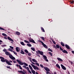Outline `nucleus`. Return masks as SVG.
Listing matches in <instances>:
<instances>
[{"label":"nucleus","instance_id":"nucleus-1","mask_svg":"<svg viewBox=\"0 0 74 74\" xmlns=\"http://www.w3.org/2000/svg\"><path fill=\"white\" fill-rule=\"evenodd\" d=\"M0 59H1V61H2V62H5L8 65H10V66L12 65V64L10 63L9 61H8L7 60H4V58L0 57Z\"/></svg>","mask_w":74,"mask_h":74},{"label":"nucleus","instance_id":"nucleus-2","mask_svg":"<svg viewBox=\"0 0 74 74\" xmlns=\"http://www.w3.org/2000/svg\"><path fill=\"white\" fill-rule=\"evenodd\" d=\"M5 54L6 55H8V56H9V58L12 59V60H15V58L12 55L10 54V53H9V52L6 51L5 52Z\"/></svg>","mask_w":74,"mask_h":74},{"label":"nucleus","instance_id":"nucleus-3","mask_svg":"<svg viewBox=\"0 0 74 74\" xmlns=\"http://www.w3.org/2000/svg\"><path fill=\"white\" fill-rule=\"evenodd\" d=\"M29 69L31 70V71H32V73L34 74H36V71H35L33 69V68H32V66L29 65Z\"/></svg>","mask_w":74,"mask_h":74},{"label":"nucleus","instance_id":"nucleus-4","mask_svg":"<svg viewBox=\"0 0 74 74\" xmlns=\"http://www.w3.org/2000/svg\"><path fill=\"white\" fill-rule=\"evenodd\" d=\"M31 65L32 66L33 68H34V70H39L38 67L36 66H35V65H34L33 64H31Z\"/></svg>","mask_w":74,"mask_h":74},{"label":"nucleus","instance_id":"nucleus-5","mask_svg":"<svg viewBox=\"0 0 74 74\" xmlns=\"http://www.w3.org/2000/svg\"><path fill=\"white\" fill-rule=\"evenodd\" d=\"M39 42L42 43V45L44 47L47 48V49H48V47H47V46L42 41L40 40Z\"/></svg>","mask_w":74,"mask_h":74},{"label":"nucleus","instance_id":"nucleus-6","mask_svg":"<svg viewBox=\"0 0 74 74\" xmlns=\"http://www.w3.org/2000/svg\"><path fill=\"white\" fill-rule=\"evenodd\" d=\"M43 57L44 58V59L45 60V61L46 62H48V60L47 59V56L45 55H43Z\"/></svg>","mask_w":74,"mask_h":74},{"label":"nucleus","instance_id":"nucleus-7","mask_svg":"<svg viewBox=\"0 0 74 74\" xmlns=\"http://www.w3.org/2000/svg\"><path fill=\"white\" fill-rule=\"evenodd\" d=\"M29 42H33V43H34V44H36V42L34 41V40H33V39H30L29 40Z\"/></svg>","mask_w":74,"mask_h":74},{"label":"nucleus","instance_id":"nucleus-8","mask_svg":"<svg viewBox=\"0 0 74 74\" xmlns=\"http://www.w3.org/2000/svg\"><path fill=\"white\" fill-rule=\"evenodd\" d=\"M61 66L62 68L63 69V70H66V67H65L62 64H61Z\"/></svg>","mask_w":74,"mask_h":74},{"label":"nucleus","instance_id":"nucleus-9","mask_svg":"<svg viewBox=\"0 0 74 74\" xmlns=\"http://www.w3.org/2000/svg\"><path fill=\"white\" fill-rule=\"evenodd\" d=\"M44 69L47 71H50V70H49V69L47 67H44Z\"/></svg>","mask_w":74,"mask_h":74},{"label":"nucleus","instance_id":"nucleus-10","mask_svg":"<svg viewBox=\"0 0 74 74\" xmlns=\"http://www.w3.org/2000/svg\"><path fill=\"white\" fill-rule=\"evenodd\" d=\"M38 52L40 53L41 55H43V54L44 53L42 51H40L39 50L38 51Z\"/></svg>","mask_w":74,"mask_h":74},{"label":"nucleus","instance_id":"nucleus-11","mask_svg":"<svg viewBox=\"0 0 74 74\" xmlns=\"http://www.w3.org/2000/svg\"><path fill=\"white\" fill-rule=\"evenodd\" d=\"M8 39L9 40H10V41H12V42H14V40H13L12 39H11V38L9 37H8Z\"/></svg>","mask_w":74,"mask_h":74},{"label":"nucleus","instance_id":"nucleus-12","mask_svg":"<svg viewBox=\"0 0 74 74\" xmlns=\"http://www.w3.org/2000/svg\"><path fill=\"white\" fill-rule=\"evenodd\" d=\"M16 49L17 52H19V51H20V49H19V47H16Z\"/></svg>","mask_w":74,"mask_h":74},{"label":"nucleus","instance_id":"nucleus-13","mask_svg":"<svg viewBox=\"0 0 74 74\" xmlns=\"http://www.w3.org/2000/svg\"><path fill=\"white\" fill-rule=\"evenodd\" d=\"M65 47L66 48H67V49H70L69 46V45H65Z\"/></svg>","mask_w":74,"mask_h":74},{"label":"nucleus","instance_id":"nucleus-14","mask_svg":"<svg viewBox=\"0 0 74 74\" xmlns=\"http://www.w3.org/2000/svg\"><path fill=\"white\" fill-rule=\"evenodd\" d=\"M57 59L58 60H59V61H60L61 62H63V60L61 58H57Z\"/></svg>","mask_w":74,"mask_h":74},{"label":"nucleus","instance_id":"nucleus-15","mask_svg":"<svg viewBox=\"0 0 74 74\" xmlns=\"http://www.w3.org/2000/svg\"><path fill=\"white\" fill-rule=\"evenodd\" d=\"M32 61H33V62H35V63L37 62V61L34 59H32Z\"/></svg>","mask_w":74,"mask_h":74},{"label":"nucleus","instance_id":"nucleus-16","mask_svg":"<svg viewBox=\"0 0 74 74\" xmlns=\"http://www.w3.org/2000/svg\"><path fill=\"white\" fill-rule=\"evenodd\" d=\"M20 32H16V34H17V35H18V36H19L20 35Z\"/></svg>","mask_w":74,"mask_h":74},{"label":"nucleus","instance_id":"nucleus-17","mask_svg":"<svg viewBox=\"0 0 74 74\" xmlns=\"http://www.w3.org/2000/svg\"><path fill=\"white\" fill-rule=\"evenodd\" d=\"M62 52L64 53H68V52L66 50H64L62 51Z\"/></svg>","mask_w":74,"mask_h":74},{"label":"nucleus","instance_id":"nucleus-18","mask_svg":"<svg viewBox=\"0 0 74 74\" xmlns=\"http://www.w3.org/2000/svg\"><path fill=\"white\" fill-rule=\"evenodd\" d=\"M21 53V54H25V52L23 51L22 50H21V52H20Z\"/></svg>","mask_w":74,"mask_h":74},{"label":"nucleus","instance_id":"nucleus-19","mask_svg":"<svg viewBox=\"0 0 74 74\" xmlns=\"http://www.w3.org/2000/svg\"><path fill=\"white\" fill-rule=\"evenodd\" d=\"M56 67H58V68H59V69H60V66H59V65L58 64H56Z\"/></svg>","mask_w":74,"mask_h":74},{"label":"nucleus","instance_id":"nucleus-20","mask_svg":"<svg viewBox=\"0 0 74 74\" xmlns=\"http://www.w3.org/2000/svg\"><path fill=\"white\" fill-rule=\"evenodd\" d=\"M19 64H20V65H23V63L22 62H19L18 63Z\"/></svg>","mask_w":74,"mask_h":74},{"label":"nucleus","instance_id":"nucleus-21","mask_svg":"<svg viewBox=\"0 0 74 74\" xmlns=\"http://www.w3.org/2000/svg\"><path fill=\"white\" fill-rule=\"evenodd\" d=\"M61 45H62L63 46V47H64V46H65L64 44V43H63V42H61Z\"/></svg>","mask_w":74,"mask_h":74},{"label":"nucleus","instance_id":"nucleus-22","mask_svg":"<svg viewBox=\"0 0 74 74\" xmlns=\"http://www.w3.org/2000/svg\"><path fill=\"white\" fill-rule=\"evenodd\" d=\"M2 35L3 36H5V37H7V35H6V34H5V33H2Z\"/></svg>","mask_w":74,"mask_h":74},{"label":"nucleus","instance_id":"nucleus-23","mask_svg":"<svg viewBox=\"0 0 74 74\" xmlns=\"http://www.w3.org/2000/svg\"><path fill=\"white\" fill-rule=\"evenodd\" d=\"M24 42H26V43H28V44H29V43H30V42H29L25 40H24Z\"/></svg>","mask_w":74,"mask_h":74},{"label":"nucleus","instance_id":"nucleus-24","mask_svg":"<svg viewBox=\"0 0 74 74\" xmlns=\"http://www.w3.org/2000/svg\"><path fill=\"white\" fill-rule=\"evenodd\" d=\"M60 47L59 46V45H56V48H59Z\"/></svg>","mask_w":74,"mask_h":74},{"label":"nucleus","instance_id":"nucleus-25","mask_svg":"<svg viewBox=\"0 0 74 74\" xmlns=\"http://www.w3.org/2000/svg\"><path fill=\"white\" fill-rule=\"evenodd\" d=\"M24 51L25 52H26V53H29V52L27 49H25L24 50Z\"/></svg>","mask_w":74,"mask_h":74},{"label":"nucleus","instance_id":"nucleus-26","mask_svg":"<svg viewBox=\"0 0 74 74\" xmlns=\"http://www.w3.org/2000/svg\"><path fill=\"white\" fill-rule=\"evenodd\" d=\"M21 45H25V44H24V43H23V42H21Z\"/></svg>","mask_w":74,"mask_h":74},{"label":"nucleus","instance_id":"nucleus-27","mask_svg":"<svg viewBox=\"0 0 74 74\" xmlns=\"http://www.w3.org/2000/svg\"><path fill=\"white\" fill-rule=\"evenodd\" d=\"M27 45L29 47H32V45L30 44H27Z\"/></svg>","mask_w":74,"mask_h":74},{"label":"nucleus","instance_id":"nucleus-28","mask_svg":"<svg viewBox=\"0 0 74 74\" xmlns=\"http://www.w3.org/2000/svg\"><path fill=\"white\" fill-rule=\"evenodd\" d=\"M31 49L32 51H35V49L33 47H31Z\"/></svg>","mask_w":74,"mask_h":74},{"label":"nucleus","instance_id":"nucleus-29","mask_svg":"<svg viewBox=\"0 0 74 74\" xmlns=\"http://www.w3.org/2000/svg\"><path fill=\"white\" fill-rule=\"evenodd\" d=\"M23 64H24L25 66H28V65L27 64H26V63H23Z\"/></svg>","mask_w":74,"mask_h":74},{"label":"nucleus","instance_id":"nucleus-30","mask_svg":"<svg viewBox=\"0 0 74 74\" xmlns=\"http://www.w3.org/2000/svg\"><path fill=\"white\" fill-rule=\"evenodd\" d=\"M41 29L43 31V32H45V31L44 30V29L42 27H41Z\"/></svg>","mask_w":74,"mask_h":74},{"label":"nucleus","instance_id":"nucleus-31","mask_svg":"<svg viewBox=\"0 0 74 74\" xmlns=\"http://www.w3.org/2000/svg\"><path fill=\"white\" fill-rule=\"evenodd\" d=\"M9 51H11V52H13V50H12V49H10V48H9L8 49Z\"/></svg>","mask_w":74,"mask_h":74},{"label":"nucleus","instance_id":"nucleus-32","mask_svg":"<svg viewBox=\"0 0 74 74\" xmlns=\"http://www.w3.org/2000/svg\"><path fill=\"white\" fill-rule=\"evenodd\" d=\"M35 64H36V65H37V66H40V65H39V64H38V63L37 62H36L35 63Z\"/></svg>","mask_w":74,"mask_h":74},{"label":"nucleus","instance_id":"nucleus-33","mask_svg":"<svg viewBox=\"0 0 74 74\" xmlns=\"http://www.w3.org/2000/svg\"><path fill=\"white\" fill-rule=\"evenodd\" d=\"M18 67H19L20 69H21V70H22V68H21V65H18Z\"/></svg>","mask_w":74,"mask_h":74},{"label":"nucleus","instance_id":"nucleus-34","mask_svg":"<svg viewBox=\"0 0 74 74\" xmlns=\"http://www.w3.org/2000/svg\"><path fill=\"white\" fill-rule=\"evenodd\" d=\"M13 52L15 55H17V53H16V52H15V51H13Z\"/></svg>","mask_w":74,"mask_h":74},{"label":"nucleus","instance_id":"nucleus-35","mask_svg":"<svg viewBox=\"0 0 74 74\" xmlns=\"http://www.w3.org/2000/svg\"><path fill=\"white\" fill-rule=\"evenodd\" d=\"M48 50L49 51H50L51 52H52V49H51L50 48H49Z\"/></svg>","mask_w":74,"mask_h":74},{"label":"nucleus","instance_id":"nucleus-36","mask_svg":"<svg viewBox=\"0 0 74 74\" xmlns=\"http://www.w3.org/2000/svg\"><path fill=\"white\" fill-rule=\"evenodd\" d=\"M7 49H4L3 50V52H6V51H7Z\"/></svg>","mask_w":74,"mask_h":74},{"label":"nucleus","instance_id":"nucleus-37","mask_svg":"<svg viewBox=\"0 0 74 74\" xmlns=\"http://www.w3.org/2000/svg\"><path fill=\"white\" fill-rule=\"evenodd\" d=\"M10 47L12 49H14V47L11 46H10Z\"/></svg>","mask_w":74,"mask_h":74},{"label":"nucleus","instance_id":"nucleus-38","mask_svg":"<svg viewBox=\"0 0 74 74\" xmlns=\"http://www.w3.org/2000/svg\"><path fill=\"white\" fill-rule=\"evenodd\" d=\"M40 67H42V68H44V66H43V65H42L41 64H40Z\"/></svg>","mask_w":74,"mask_h":74},{"label":"nucleus","instance_id":"nucleus-39","mask_svg":"<svg viewBox=\"0 0 74 74\" xmlns=\"http://www.w3.org/2000/svg\"><path fill=\"white\" fill-rule=\"evenodd\" d=\"M41 38H42V40H43V41H45V39H44V38L43 37H41Z\"/></svg>","mask_w":74,"mask_h":74},{"label":"nucleus","instance_id":"nucleus-40","mask_svg":"<svg viewBox=\"0 0 74 74\" xmlns=\"http://www.w3.org/2000/svg\"><path fill=\"white\" fill-rule=\"evenodd\" d=\"M49 54L51 56H52V54L51 52H49Z\"/></svg>","mask_w":74,"mask_h":74},{"label":"nucleus","instance_id":"nucleus-41","mask_svg":"<svg viewBox=\"0 0 74 74\" xmlns=\"http://www.w3.org/2000/svg\"><path fill=\"white\" fill-rule=\"evenodd\" d=\"M29 60L31 62L32 61V58H29Z\"/></svg>","mask_w":74,"mask_h":74},{"label":"nucleus","instance_id":"nucleus-42","mask_svg":"<svg viewBox=\"0 0 74 74\" xmlns=\"http://www.w3.org/2000/svg\"><path fill=\"white\" fill-rule=\"evenodd\" d=\"M28 56H31V55H32V54L30 53H28Z\"/></svg>","mask_w":74,"mask_h":74},{"label":"nucleus","instance_id":"nucleus-43","mask_svg":"<svg viewBox=\"0 0 74 74\" xmlns=\"http://www.w3.org/2000/svg\"><path fill=\"white\" fill-rule=\"evenodd\" d=\"M0 30H5V29L4 28H3L1 27H0Z\"/></svg>","mask_w":74,"mask_h":74},{"label":"nucleus","instance_id":"nucleus-44","mask_svg":"<svg viewBox=\"0 0 74 74\" xmlns=\"http://www.w3.org/2000/svg\"><path fill=\"white\" fill-rule=\"evenodd\" d=\"M16 61L17 62H18V64L19 63V62H21V61H19L18 60H16Z\"/></svg>","mask_w":74,"mask_h":74},{"label":"nucleus","instance_id":"nucleus-45","mask_svg":"<svg viewBox=\"0 0 74 74\" xmlns=\"http://www.w3.org/2000/svg\"><path fill=\"white\" fill-rule=\"evenodd\" d=\"M21 74H25V73H24V72H23V71H22L21 72Z\"/></svg>","mask_w":74,"mask_h":74},{"label":"nucleus","instance_id":"nucleus-46","mask_svg":"<svg viewBox=\"0 0 74 74\" xmlns=\"http://www.w3.org/2000/svg\"><path fill=\"white\" fill-rule=\"evenodd\" d=\"M26 69H27V70L28 71H29V70H30V69H29V67H26Z\"/></svg>","mask_w":74,"mask_h":74},{"label":"nucleus","instance_id":"nucleus-47","mask_svg":"<svg viewBox=\"0 0 74 74\" xmlns=\"http://www.w3.org/2000/svg\"><path fill=\"white\" fill-rule=\"evenodd\" d=\"M46 74H51V73H49V72H48L47 71V72H46Z\"/></svg>","mask_w":74,"mask_h":74},{"label":"nucleus","instance_id":"nucleus-48","mask_svg":"<svg viewBox=\"0 0 74 74\" xmlns=\"http://www.w3.org/2000/svg\"><path fill=\"white\" fill-rule=\"evenodd\" d=\"M52 41L54 44H55V45L56 44V42H55V41L53 40H52Z\"/></svg>","mask_w":74,"mask_h":74},{"label":"nucleus","instance_id":"nucleus-49","mask_svg":"<svg viewBox=\"0 0 74 74\" xmlns=\"http://www.w3.org/2000/svg\"><path fill=\"white\" fill-rule=\"evenodd\" d=\"M28 72H29L30 73V74H32V72H31V71H30V70H28Z\"/></svg>","mask_w":74,"mask_h":74},{"label":"nucleus","instance_id":"nucleus-50","mask_svg":"<svg viewBox=\"0 0 74 74\" xmlns=\"http://www.w3.org/2000/svg\"><path fill=\"white\" fill-rule=\"evenodd\" d=\"M60 50H61V51H63V49H62V48H61V47H60Z\"/></svg>","mask_w":74,"mask_h":74},{"label":"nucleus","instance_id":"nucleus-51","mask_svg":"<svg viewBox=\"0 0 74 74\" xmlns=\"http://www.w3.org/2000/svg\"><path fill=\"white\" fill-rule=\"evenodd\" d=\"M23 68H24V69H26V66H23Z\"/></svg>","mask_w":74,"mask_h":74},{"label":"nucleus","instance_id":"nucleus-52","mask_svg":"<svg viewBox=\"0 0 74 74\" xmlns=\"http://www.w3.org/2000/svg\"><path fill=\"white\" fill-rule=\"evenodd\" d=\"M31 62L32 63V64H35V63H34V62H33L32 61Z\"/></svg>","mask_w":74,"mask_h":74},{"label":"nucleus","instance_id":"nucleus-53","mask_svg":"<svg viewBox=\"0 0 74 74\" xmlns=\"http://www.w3.org/2000/svg\"><path fill=\"white\" fill-rule=\"evenodd\" d=\"M74 1H73V0L72 1H71V3H74Z\"/></svg>","mask_w":74,"mask_h":74},{"label":"nucleus","instance_id":"nucleus-54","mask_svg":"<svg viewBox=\"0 0 74 74\" xmlns=\"http://www.w3.org/2000/svg\"><path fill=\"white\" fill-rule=\"evenodd\" d=\"M6 67L7 68H8V69H10V66H6Z\"/></svg>","mask_w":74,"mask_h":74},{"label":"nucleus","instance_id":"nucleus-55","mask_svg":"<svg viewBox=\"0 0 74 74\" xmlns=\"http://www.w3.org/2000/svg\"><path fill=\"white\" fill-rule=\"evenodd\" d=\"M53 47H54V48H56V46H55V45H53Z\"/></svg>","mask_w":74,"mask_h":74},{"label":"nucleus","instance_id":"nucleus-56","mask_svg":"<svg viewBox=\"0 0 74 74\" xmlns=\"http://www.w3.org/2000/svg\"><path fill=\"white\" fill-rule=\"evenodd\" d=\"M2 47H6V45H4L2 46Z\"/></svg>","mask_w":74,"mask_h":74},{"label":"nucleus","instance_id":"nucleus-57","mask_svg":"<svg viewBox=\"0 0 74 74\" xmlns=\"http://www.w3.org/2000/svg\"><path fill=\"white\" fill-rule=\"evenodd\" d=\"M3 41L0 40V42H2ZM0 44H1V43H0Z\"/></svg>","mask_w":74,"mask_h":74},{"label":"nucleus","instance_id":"nucleus-58","mask_svg":"<svg viewBox=\"0 0 74 74\" xmlns=\"http://www.w3.org/2000/svg\"><path fill=\"white\" fill-rule=\"evenodd\" d=\"M13 62L14 63H16V61H15V60H13Z\"/></svg>","mask_w":74,"mask_h":74},{"label":"nucleus","instance_id":"nucleus-59","mask_svg":"<svg viewBox=\"0 0 74 74\" xmlns=\"http://www.w3.org/2000/svg\"><path fill=\"white\" fill-rule=\"evenodd\" d=\"M4 38L5 39V40H7V38L6 37H4Z\"/></svg>","mask_w":74,"mask_h":74},{"label":"nucleus","instance_id":"nucleus-60","mask_svg":"<svg viewBox=\"0 0 74 74\" xmlns=\"http://www.w3.org/2000/svg\"><path fill=\"white\" fill-rule=\"evenodd\" d=\"M21 71H18V73H21Z\"/></svg>","mask_w":74,"mask_h":74},{"label":"nucleus","instance_id":"nucleus-61","mask_svg":"<svg viewBox=\"0 0 74 74\" xmlns=\"http://www.w3.org/2000/svg\"><path fill=\"white\" fill-rule=\"evenodd\" d=\"M71 52L72 53H73V54H74V51H72Z\"/></svg>","mask_w":74,"mask_h":74},{"label":"nucleus","instance_id":"nucleus-62","mask_svg":"<svg viewBox=\"0 0 74 74\" xmlns=\"http://www.w3.org/2000/svg\"><path fill=\"white\" fill-rule=\"evenodd\" d=\"M9 62H10V63H12V61L10 60V61H9Z\"/></svg>","mask_w":74,"mask_h":74},{"label":"nucleus","instance_id":"nucleus-63","mask_svg":"<svg viewBox=\"0 0 74 74\" xmlns=\"http://www.w3.org/2000/svg\"><path fill=\"white\" fill-rule=\"evenodd\" d=\"M16 66L17 67L19 66V65L18 64H16Z\"/></svg>","mask_w":74,"mask_h":74},{"label":"nucleus","instance_id":"nucleus-64","mask_svg":"<svg viewBox=\"0 0 74 74\" xmlns=\"http://www.w3.org/2000/svg\"><path fill=\"white\" fill-rule=\"evenodd\" d=\"M54 74H56V72H55L54 73Z\"/></svg>","mask_w":74,"mask_h":74}]
</instances>
